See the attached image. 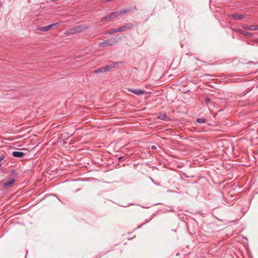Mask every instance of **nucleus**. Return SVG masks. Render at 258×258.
Listing matches in <instances>:
<instances>
[{"instance_id":"obj_1","label":"nucleus","mask_w":258,"mask_h":258,"mask_svg":"<svg viewBox=\"0 0 258 258\" xmlns=\"http://www.w3.org/2000/svg\"><path fill=\"white\" fill-rule=\"evenodd\" d=\"M115 65H116L115 63H113L111 65H109V66H106L104 67L98 68V69H97L96 70H95L94 71V72L95 73L98 74V73H102L106 72L107 71H109L111 70L112 69H113L114 68H115Z\"/></svg>"},{"instance_id":"obj_2","label":"nucleus","mask_w":258,"mask_h":258,"mask_svg":"<svg viewBox=\"0 0 258 258\" xmlns=\"http://www.w3.org/2000/svg\"><path fill=\"white\" fill-rule=\"evenodd\" d=\"M58 23H54L47 26L42 27L39 28H38L37 30H40L42 32L48 31L51 29H56V25Z\"/></svg>"},{"instance_id":"obj_3","label":"nucleus","mask_w":258,"mask_h":258,"mask_svg":"<svg viewBox=\"0 0 258 258\" xmlns=\"http://www.w3.org/2000/svg\"><path fill=\"white\" fill-rule=\"evenodd\" d=\"M88 27L84 25H79L75 27L76 32L77 33H80L81 32L85 31Z\"/></svg>"},{"instance_id":"obj_4","label":"nucleus","mask_w":258,"mask_h":258,"mask_svg":"<svg viewBox=\"0 0 258 258\" xmlns=\"http://www.w3.org/2000/svg\"><path fill=\"white\" fill-rule=\"evenodd\" d=\"M231 17L235 20H240L245 18V16L242 14H232Z\"/></svg>"},{"instance_id":"obj_5","label":"nucleus","mask_w":258,"mask_h":258,"mask_svg":"<svg viewBox=\"0 0 258 258\" xmlns=\"http://www.w3.org/2000/svg\"><path fill=\"white\" fill-rule=\"evenodd\" d=\"M129 91L136 95H142L144 93L145 91L140 89H129Z\"/></svg>"},{"instance_id":"obj_6","label":"nucleus","mask_w":258,"mask_h":258,"mask_svg":"<svg viewBox=\"0 0 258 258\" xmlns=\"http://www.w3.org/2000/svg\"><path fill=\"white\" fill-rule=\"evenodd\" d=\"M124 30H125V27L123 26V27H119V28H116V29H114L109 30V31H108V33H109V34H111V33H116V32H118L123 31Z\"/></svg>"},{"instance_id":"obj_7","label":"nucleus","mask_w":258,"mask_h":258,"mask_svg":"<svg viewBox=\"0 0 258 258\" xmlns=\"http://www.w3.org/2000/svg\"><path fill=\"white\" fill-rule=\"evenodd\" d=\"M12 155L15 157L20 158L24 156V153L21 151H14L12 152Z\"/></svg>"},{"instance_id":"obj_8","label":"nucleus","mask_w":258,"mask_h":258,"mask_svg":"<svg viewBox=\"0 0 258 258\" xmlns=\"http://www.w3.org/2000/svg\"><path fill=\"white\" fill-rule=\"evenodd\" d=\"M15 179L13 178H10L8 182H7L5 183V186H6L7 187H9L11 186L14 183V182H15Z\"/></svg>"},{"instance_id":"obj_9","label":"nucleus","mask_w":258,"mask_h":258,"mask_svg":"<svg viewBox=\"0 0 258 258\" xmlns=\"http://www.w3.org/2000/svg\"><path fill=\"white\" fill-rule=\"evenodd\" d=\"M118 15L119 14H118L117 12H113V13H111L110 15H109V17L110 18V20H112V19H113L115 18H118Z\"/></svg>"},{"instance_id":"obj_10","label":"nucleus","mask_w":258,"mask_h":258,"mask_svg":"<svg viewBox=\"0 0 258 258\" xmlns=\"http://www.w3.org/2000/svg\"><path fill=\"white\" fill-rule=\"evenodd\" d=\"M76 33H77V32H76L75 27H74L73 28L70 29L68 30L66 32V34H69V35L74 34H76Z\"/></svg>"},{"instance_id":"obj_11","label":"nucleus","mask_w":258,"mask_h":258,"mask_svg":"<svg viewBox=\"0 0 258 258\" xmlns=\"http://www.w3.org/2000/svg\"><path fill=\"white\" fill-rule=\"evenodd\" d=\"M127 12H128V11L127 10L123 9V10H120L119 12H116L118 14H119V15H118V17H121L123 14H126L127 13Z\"/></svg>"},{"instance_id":"obj_12","label":"nucleus","mask_w":258,"mask_h":258,"mask_svg":"<svg viewBox=\"0 0 258 258\" xmlns=\"http://www.w3.org/2000/svg\"><path fill=\"white\" fill-rule=\"evenodd\" d=\"M159 118L162 120H166L167 117L165 113H161L159 115Z\"/></svg>"},{"instance_id":"obj_13","label":"nucleus","mask_w":258,"mask_h":258,"mask_svg":"<svg viewBox=\"0 0 258 258\" xmlns=\"http://www.w3.org/2000/svg\"><path fill=\"white\" fill-rule=\"evenodd\" d=\"M249 30H250V31L258 30V25H251V26H250V28H249Z\"/></svg>"},{"instance_id":"obj_14","label":"nucleus","mask_w":258,"mask_h":258,"mask_svg":"<svg viewBox=\"0 0 258 258\" xmlns=\"http://www.w3.org/2000/svg\"><path fill=\"white\" fill-rule=\"evenodd\" d=\"M197 121L198 123H205L206 122V119H205V118H198L197 119Z\"/></svg>"},{"instance_id":"obj_15","label":"nucleus","mask_w":258,"mask_h":258,"mask_svg":"<svg viewBox=\"0 0 258 258\" xmlns=\"http://www.w3.org/2000/svg\"><path fill=\"white\" fill-rule=\"evenodd\" d=\"M110 18H109V15H107V16H105V17H103V18L102 19V20H101V21H110Z\"/></svg>"},{"instance_id":"obj_16","label":"nucleus","mask_w":258,"mask_h":258,"mask_svg":"<svg viewBox=\"0 0 258 258\" xmlns=\"http://www.w3.org/2000/svg\"><path fill=\"white\" fill-rule=\"evenodd\" d=\"M240 33L244 35L248 36L250 34L249 33L247 32H244L243 30H240Z\"/></svg>"},{"instance_id":"obj_17","label":"nucleus","mask_w":258,"mask_h":258,"mask_svg":"<svg viewBox=\"0 0 258 258\" xmlns=\"http://www.w3.org/2000/svg\"><path fill=\"white\" fill-rule=\"evenodd\" d=\"M109 45H110V44H108V42L107 41L103 42L101 44V46H102L103 47H104V46H107Z\"/></svg>"},{"instance_id":"obj_18","label":"nucleus","mask_w":258,"mask_h":258,"mask_svg":"<svg viewBox=\"0 0 258 258\" xmlns=\"http://www.w3.org/2000/svg\"><path fill=\"white\" fill-rule=\"evenodd\" d=\"M242 27L244 29H246V30H249V28H250V26H243Z\"/></svg>"},{"instance_id":"obj_19","label":"nucleus","mask_w":258,"mask_h":258,"mask_svg":"<svg viewBox=\"0 0 258 258\" xmlns=\"http://www.w3.org/2000/svg\"><path fill=\"white\" fill-rule=\"evenodd\" d=\"M210 101V99L208 98H207L205 99V102L206 104H208V103Z\"/></svg>"},{"instance_id":"obj_20","label":"nucleus","mask_w":258,"mask_h":258,"mask_svg":"<svg viewBox=\"0 0 258 258\" xmlns=\"http://www.w3.org/2000/svg\"><path fill=\"white\" fill-rule=\"evenodd\" d=\"M5 158V155H1L0 156V162H1L2 160H3Z\"/></svg>"},{"instance_id":"obj_21","label":"nucleus","mask_w":258,"mask_h":258,"mask_svg":"<svg viewBox=\"0 0 258 258\" xmlns=\"http://www.w3.org/2000/svg\"><path fill=\"white\" fill-rule=\"evenodd\" d=\"M152 149H156V147L155 146H152Z\"/></svg>"},{"instance_id":"obj_22","label":"nucleus","mask_w":258,"mask_h":258,"mask_svg":"<svg viewBox=\"0 0 258 258\" xmlns=\"http://www.w3.org/2000/svg\"><path fill=\"white\" fill-rule=\"evenodd\" d=\"M122 157H119V160H122Z\"/></svg>"},{"instance_id":"obj_23","label":"nucleus","mask_w":258,"mask_h":258,"mask_svg":"<svg viewBox=\"0 0 258 258\" xmlns=\"http://www.w3.org/2000/svg\"><path fill=\"white\" fill-rule=\"evenodd\" d=\"M122 157H119V160H122Z\"/></svg>"}]
</instances>
